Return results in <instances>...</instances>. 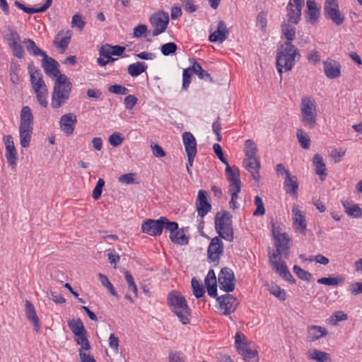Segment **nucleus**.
<instances>
[{
	"instance_id": "obj_1",
	"label": "nucleus",
	"mask_w": 362,
	"mask_h": 362,
	"mask_svg": "<svg viewBox=\"0 0 362 362\" xmlns=\"http://www.w3.org/2000/svg\"><path fill=\"white\" fill-rule=\"evenodd\" d=\"M300 57L298 49L294 45L281 44L276 50V66L281 75L284 71H288L296 64V57Z\"/></svg>"
},
{
	"instance_id": "obj_2",
	"label": "nucleus",
	"mask_w": 362,
	"mask_h": 362,
	"mask_svg": "<svg viewBox=\"0 0 362 362\" xmlns=\"http://www.w3.org/2000/svg\"><path fill=\"white\" fill-rule=\"evenodd\" d=\"M72 84L66 76H61L54 81L52 93L51 107L58 109L65 105L69 99Z\"/></svg>"
},
{
	"instance_id": "obj_3",
	"label": "nucleus",
	"mask_w": 362,
	"mask_h": 362,
	"mask_svg": "<svg viewBox=\"0 0 362 362\" xmlns=\"http://www.w3.org/2000/svg\"><path fill=\"white\" fill-rule=\"evenodd\" d=\"M215 230L218 234L219 238H223L228 242H232L234 239L232 215L223 211L218 212L215 216Z\"/></svg>"
},
{
	"instance_id": "obj_4",
	"label": "nucleus",
	"mask_w": 362,
	"mask_h": 362,
	"mask_svg": "<svg viewBox=\"0 0 362 362\" xmlns=\"http://www.w3.org/2000/svg\"><path fill=\"white\" fill-rule=\"evenodd\" d=\"M168 303L173 312L183 325L189 323L190 310L183 296L170 292L168 296Z\"/></svg>"
},
{
	"instance_id": "obj_5",
	"label": "nucleus",
	"mask_w": 362,
	"mask_h": 362,
	"mask_svg": "<svg viewBox=\"0 0 362 362\" xmlns=\"http://www.w3.org/2000/svg\"><path fill=\"white\" fill-rule=\"evenodd\" d=\"M300 109L304 127L313 129L316 124L317 116L315 101L310 97H303L301 99Z\"/></svg>"
},
{
	"instance_id": "obj_6",
	"label": "nucleus",
	"mask_w": 362,
	"mask_h": 362,
	"mask_svg": "<svg viewBox=\"0 0 362 362\" xmlns=\"http://www.w3.org/2000/svg\"><path fill=\"white\" fill-rule=\"evenodd\" d=\"M169 220L165 216H160L158 219L148 218L143 221L141 229L144 233L151 236H159L163 230H166V226Z\"/></svg>"
},
{
	"instance_id": "obj_7",
	"label": "nucleus",
	"mask_w": 362,
	"mask_h": 362,
	"mask_svg": "<svg viewBox=\"0 0 362 362\" xmlns=\"http://www.w3.org/2000/svg\"><path fill=\"white\" fill-rule=\"evenodd\" d=\"M151 26L153 28L152 35L158 36L164 33L169 23V15L163 10L153 13L149 18Z\"/></svg>"
},
{
	"instance_id": "obj_8",
	"label": "nucleus",
	"mask_w": 362,
	"mask_h": 362,
	"mask_svg": "<svg viewBox=\"0 0 362 362\" xmlns=\"http://www.w3.org/2000/svg\"><path fill=\"white\" fill-rule=\"evenodd\" d=\"M218 284L221 290L229 293L235 289V278L233 270L228 267L221 269L218 274Z\"/></svg>"
},
{
	"instance_id": "obj_9",
	"label": "nucleus",
	"mask_w": 362,
	"mask_h": 362,
	"mask_svg": "<svg viewBox=\"0 0 362 362\" xmlns=\"http://www.w3.org/2000/svg\"><path fill=\"white\" fill-rule=\"evenodd\" d=\"M274 238V245L276 247V255L286 259L289 255L288 243L290 238L286 233H281L276 230H273Z\"/></svg>"
},
{
	"instance_id": "obj_10",
	"label": "nucleus",
	"mask_w": 362,
	"mask_h": 362,
	"mask_svg": "<svg viewBox=\"0 0 362 362\" xmlns=\"http://www.w3.org/2000/svg\"><path fill=\"white\" fill-rule=\"evenodd\" d=\"M166 231L170 232V239L173 243L180 245L188 244L189 240L185 233L184 228L179 229L177 222L169 221L166 226Z\"/></svg>"
},
{
	"instance_id": "obj_11",
	"label": "nucleus",
	"mask_w": 362,
	"mask_h": 362,
	"mask_svg": "<svg viewBox=\"0 0 362 362\" xmlns=\"http://www.w3.org/2000/svg\"><path fill=\"white\" fill-rule=\"evenodd\" d=\"M216 300L218 303V309L224 315L235 312L238 305L237 298L228 293L217 297Z\"/></svg>"
},
{
	"instance_id": "obj_12",
	"label": "nucleus",
	"mask_w": 362,
	"mask_h": 362,
	"mask_svg": "<svg viewBox=\"0 0 362 362\" xmlns=\"http://www.w3.org/2000/svg\"><path fill=\"white\" fill-rule=\"evenodd\" d=\"M223 253V243L221 239L219 237L213 238L207 249L209 262L218 263Z\"/></svg>"
},
{
	"instance_id": "obj_13",
	"label": "nucleus",
	"mask_w": 362,
	"mask_h": 362,
	"mask_svg": "<svg viewBox=\"0 0 362 362\" xmlns=\"http://www.w3.org/2000/svg\"><path fill=\"white\" fill-rule=\"evenodd\" d=\"M276 258L277 255L275 252H274L272 255H269L270 263L272 264L273 269L286 281L292 284L296 283V281L288 269L286 263L281 261L278 262Z\"/></svg>"
},
{
	"instance_id": "obj_14",
	"label": "nucleus",
	"mask_w": 362,
	"mask_h": 362,
	"mask_svg": "<svg viewBox=\"0 0 362 362\" xmlns=\"http://www.w3.org/2000/svg\"><path fill=\"white\" fill-rule=\"evenodd\" d=\"M6 148L5 156L8 165L12 169L16 168L18 160V153L14 146L13 137L11 135L4 136V138Z\"/></svg>"
},
{
	"instance_id": "obj_15",
	"label": "nucleus",
	"mask_w": 362,
	"mask_h": 362,
	"mask_svg": "<svg viewBox=\"0 0 362 362\" xmlns=\"http://www.w3.org/2000/svg\"><path fill=\"white\" fill-rule=\"evenodd\" d=\"M304 0H290L287 6V16L288 21L293 24H298L301 17V8Z\"/></svg>"
},
{
	"instance_id": "obj_16",
	"label": "nucleus",
	"mask_w": 362,
	"mask_h": 362,
	"mask_svg": "<svg viewBox=\"0 0 362 362\" xmlns=\"http://www.w3.org/2000/svg\"><path fill=\"white\" fill-rule=\"evenodd\" d=\"M195 204L198 216L203 218L211 210V205L207 199L206 191L200 189L198 192Z\"/></svg>"
},
{
	"instance_id": "obj_17",
	"label": "nucleus",
	"mask_w": 362,
	"mask_h": 362,
	"mask_svg": "<svg viewBox=\"0 0 362 362\" xmlns=\"http://www.w3.org/2000/svg\"><path fill=\"white\" fill-rule=\"evenodd\" d=\"M341 66L334 59L328 58L323 62V71L327 78L329 79L337 78L341 76Z\"/></svg>"
},
{
	"instance_id": "obj_18",
	"label": "nucleus",
	"mask_w": 362,
	"mask_h": 362,
	"mask_svg": "<svg viewBox=\"0 0 362 362\" xmlns=\"http://www.w3.org/2000/svg\"><path fill=\"white\" fill-rule=\"evenodd\" d=\"M77 122L76 116L73 113L62 115L59 120L61 130L66 135H72Z\"/></svg>"
},
{
	"instance_id": "obj_19",
	"label": "nucleus",
	"mask_w": 362,
	"mask_h": 362,
	"mask_svg": "<svg viewBox=\"0 0 362 362\" xmlns=\"http://www.w3.org/2000/svg\"><path fill=\"white\" fill-rule=\"evenodd\" d=\"M292 214L293 220L294 228L302 234H305L307 229V224L305 216L302 211H300L297 206H293L292 208Z\"/></svg>"
},
{
	"instance_id": "obj_20",
	"label": "nucleus",
	"mask_w": 362,
	"mask_h": 362,
	"mask_svg": "<svg viewBox=\"0 0 362 362\" xmlns=\"http://www.w3.org/2000/svg\"><path fill=\"white\" fill-rule=\"evenodd\" d=\"M58 66L59 63L55 59L48 57L47 54L46 57H43L42 67L47 74L53 76L57 78H59L61 76H64L61 74Z\"/></svg>"
},
{
	"instance_id": "obj_21",
	"label": "nucleus",
	"mask_w": 362,
	"mask_h": 362,
	"mask_svg": "<svg viewBox=\"0 0 362 362\" xmlns=\"http://www.w3.org/2000/svg\"><path fill=\"white\" fill-rule=\"evenodd\" d=\"M28 69L33 89L47 86L39 69L36 68L33 64H29Z\"/></svg>"
},
{
	"instance_id": "obj_22",
	"label": "nucleus",
	"mask_w": 362,
	"mask_h": 362,
	"mask_svg": "<svg viewBox=\"0 0 362 362\" xmlns=\"http://www.w3.org/2000/svg\"><path fill=\"white\" fill-rule=\"evenodd\" d=\"M228 35L229 32L226 25L223 21H220L218 23L217 29L209 35V40L213 42H218L222 43L228 38Z\"/></svg>"
},
{
	"instance_id": "obj_23",
	"label": "nucleus",
	"mask_w": 362,
	"mask_h": 362,
	"mask_svg": "<svg viewBox=\"0 0 362 362\" xmlns=\"http://www.w3.org/2000/svg\"><path fill=\"white\" fill-rule=\"evenodd\" d=\"M25 313L27 320L33 324L34 329L36 332H39L40 329L39 318L34 305L28 300H26L25 302Z\"/></svg>"
},
{
	"instance_id": "obj_24",
	"label": "nucleus",
	"mask_w": 362,
	"mask_h": 362,
	"mask_svg": "<svg viewBox=\"0 0 362 362\" xmlns=\"http://www.w3.org/2000/svg\"><path fill=\"white\" fill-rule=\"evenodd\" d=\"M243 165L245 168L251 174L252 178L256 182L260 179L259 169L261 168L258 158H252L251 160L243 159Z\"/></svg>"
},
{
	"instance_id": "obj_25",
	"label": "nucleus",
	"mask_w": 362,
	"mask_h": 362,
	"mask_svg": "<svg viewBox=\"0 0 362 362\" xmlns=\"http://www.w3.org/2000/svg\"><path fill=\"white\" fill-rule=\"evenodd\" d=\"M226 175L230 182L229 189L241 188V182L240 180V173L238 168L233 169L229 163L226 165Z\"/></svg>"
},
{
	"instance_id": "obj_26",
	"label": "nucleus",
	"mask_w": 362,
	"mask_h": 362,
	"mask_svg": "<svg viewBox=\"0 0 362 362\" xmlns=\"http://www.w3.org/2000/svg\"><path fill=\"white\" fill-rule=\"evenodd\" d=\"M313 165L315 167V173L319 176L321 181H324L327 177V168L323 158L318 153L314 155L313 158Z\"/></svg>"
},
{
	"instance_id": "obj_27",
	"label": "nucleus",
	"mask_w": 362,
	"mask_h": 362,
	"mask_svg": "<svg viewBox=\"0 0 362 362\" xmlns=\"http://www.w3.org/2000/svg\"><path fill=\"white\" fill-rule=\"evenodd\" d=\"M328 334L326 328L318 325H310L308 327V341H315Z\"/></svg>"
},
{
	"instance_id": "obj_28",
	"label": "nucleus",
	"mask_w": 362,
	"mask_h": 362,
	"mask_svg": "<svg viewBox=\"0 0 362 362\" xmlns=\"http://www.w3.org/2000/svg\"><path fill=\"white\" fill-rule=\"evenodd\" d=\"M182 141L187 154L192 156V153H197V141L191 132H184Z\"/></svg>"
},
{
	"instance_id": "obj_29",
	"label": "nucleus",
	"mask_w": 362,
	"mask_h": 362,
	"mask_svg": "<svg viewBox=\"0 0 362 362\" xmlns=\"http://www.w3.org/2000/svg\"><path fill=\"white\" fill-rule=\"evenodd\" d=\"M284 189L286 193L296 197L298 189V183L296 177L288 174V177H285Z\"/></svg>"
},
{
	"instance_id": "obj_30",
	"label": "nucleus",
	"mask_w": 362,
	"mask_h": 362,
	"mask_svg": "<svg viewBox=\"0 0 362 362\" xmlns=\"http://www.w3.org/2000/svg\"><path fill=\"white\" fill-rule=\"evenodd\" d=\"M63 34V31L59 32L55 37L53 44L55 47L59 49L61 52H64L68 47L71 38V31L67 30L65 33V36L59 39V36Z\"/></svg>"
},
{
	"instance_id": "obj_31",
	"label": "nucleus",
	"mask_w": 362,
	"mask_h": 362,
	"mask_svg": "<svg viewBox=\"0 0 362 362\" xmlns=\"http://www.w3.org/2000/svg\"><path fill=\"white\" fill-rule=\"evenodd\" d=\"M52 0H46L45 4L40 8H29L25 6L23 4L20 2L19 1L16 0L14 4L21 10L23 11L26 13L33 14L36 13H42L45 12L47 9H48L51 4Z\"/></svg>"
},
{
	"instance_id": "obj_32",
	"label": "nucleus",
	"mask_w": 362,
	"mask_h": 362,
	"mask_svg": "<svg viewBox=\"0 0 362 362\" xmlns=\"http://www.w3.org/2000/svg\"><path fill=\"white\" fill-rule=\"evenodd\" d=\"M236 349L246 362H249L250 359L257 357L258 355V351L252 349L250 346V344L247 342L239 345Z\"/></svg>"
},
{
	"instance_id": "obj_33",
	"label": "nucleus",
	"mask_w": 362,
	"mask_h": 362,
	"mask_svg": "<svg viewBox=\"0 0 362 362\" xmlns=\"http://www.w3.org/2000/svg\"><path fill=\"white\" fill-rule=\"evenodd\" d=\"M33 115L31 109L28 106L22 107L20 115L19 127H33Z\"/></svg>"
},
{
	"instance_id": "obj_34",
	"label": "nucleus",
	"mask_w": 362,
	"mask_h": 362,
	"mask_svg": "<svg viewBox=\"0 0 362 362\" xmlns=\"http://www.w3.org/2000/svg\"><path fill=\"white\" fill-rule=\"evenodd\" d=\"M281 28L282 34L286 39L284 44H288L289 42V45H293L292 42L296 37V28L285 21L282 23Z\"/></svg>"
},
{
	"instance_id": "obj_35",
	"label": "nucleus",
	"mask_w": 362,
	"mask_h": 362,
	"mask_svg": "<svg viewBox=\"0 0 362 362\" xmlns=\"http://www.w3.org/2000/svg\"><path fill=\"white\" fill-rule=\"evenodd\" d=\"M33 129V127H19L20 143L23 148H27L30 145Z\"/></svg>"
},
{
	"instance_id": "obj_36",
	"label": "nucleus",
	"mask_w": 362,
	"mask_h": 362,
	"mask_svg": "<svg viewBox=\"0 0 362 362\" xmlns=\"http://www.w3.org/2000/svg\"><path fill=\"white\" fill-rule=\"evenodd\" d=\"M244 146V159L251 160L252 158H258L257 148L254 141L247 139L245 141Z\"/></svg>"
},
{
	"instance_id": "obj_37",
	"label": "nucleus",
	"mask_w": 362,
	"mask_h": 362,
	"mask_svg": "<svg viewBox=\"0 0 362 362\" xmlns=\"http://www.w3.org/2000/svg\"><path fill=\"white\" fill-rule=\"evenodd\" d=\"M341 204L348 216L354 218H361L362 216L361 209L358 204H351L346 200H342Z\"/></svg>"
},
{
	"instance_id": "obj_38",
	"label": "nucleus",
	"mask_w": 362,
	"mask_h": 362,
	"mask_svg": "<svg viewBox=\"0 0 362 362\" xmlns=\"http://www.w3.org/2000/svg\"><path fill=\"white\" fill-rule=\"evenodd\" d=\"M147 68L148 66L146 63L137 62L128 66L127 72L131 76L136 77L144 72Z\"/></svg>"
},
{
	"instance_id": "obj_39",
	"label": "nucleus",
	"mask_w": 362,
	"mask_h": 362,
	"mask_svg": "<svg viewBox=\"0 0 362 362\" xmlns=\"http://www.w3.org/2000/svg\"><path fill=\"white\" fill-rule=\"evenodd\" d=\"M325 16L326 18H330L337 25L342 24L344 20V18L341 15L338 7H333L325 11Z\"/></svg>"
},
{
	"instance_id": "obj_40",
	"label": "nucleus",
	"mask_w": 362,
	"mask_h": 362,
	"mask_svg": "<svg viewBox=\"0 0 362 362\" xmlns=\"http://www.w3.org/2000/svg\"><path fill=\"white\" fill-rule=\"evenodd\" d=\"M346 277L344 275H337L336 276H329L317 279V283L327 286H337L345 281Z\"/></svg>"
},
{
	"instance_id": "obj_41",
	"label": "nucleus",
	"mask_w": 362,
	"mask_h": 362,
	"mask_svg": "<svg viewBox=\"0 0 362 362\" xmlns=\"http://www.w3.org/2000/svg\"><path fill=\"white\" fill-rule=\"evenodd\" d=\"M28 53L33 56L46 57V52L39 48L35 42L31 39H25L23 41Z\"/></svg>"
},
{
	"instance_id": "obj_42",
	"label": "nucleus",
	"mask_w": 362,
	"mask_h": 362,
	"mask_svg": "<svg viewBox=\"0 0 362 362\" xmlns=\"http://www.w3.org/2000/svg\"><path fill=\"white\" fill-rule=\"evenodd\" d=\"M36 98L39 104L43 107H47L48 105V88L47 86L44 88H37L33 89Z\"/></svg>"
},
{
	"instance_id": "obj_43",
	"label": "nucleus",
	"mask_w": 362,
	"mask_h": 362,
	"mask_svg": "<svg viewBox=\"0 0 362 362\" xmlns=\"http://www.w3.org/2000/svg\"><path fill=\"white\" fill-rule=\"evenodd\" d=\"M68 325L75 336L87 332L81 319L70 320L68 322Z\"/></svg>"
},
{
	"instance_id": "obj_44",
	"label": "nucleus",
	"mask_w": 362,
	"mask_h": 362,
	"mask_svg": "<svg viewBox=\"0 0 362 362\" xmlns=\"http://www.w3.org/2000/svg\"><path fill=\"white\" fill-rule=\"evenodd\" d=\"M108 52L105 49L101 47L99 49L100 57L97 59V63L101 66H106L108 63L115 62V58L112 57L111 54H107Z\"/></svg>"
},
{
	"instance_id": "obj_45",
	"label": "nucleus",
	"mask_w": 362,
	"mask_h": 362,
	"mask_svg": "<svg viewBox=\"0 0 362 362\" xmlns=\"http://www.w3.org/2000/svg\"><path fill=\"white\" fill-rule=\"evenodd\" d=\"M309 357L317 362H327L331 361L329 354L317 349H313L310 354Z\"/></svg>"
},
{
	"instance_id": "obj_46",
	"label": "nucleus",
	"mask_w": 362,
	"mask_h": 362,
	"mask_svg": "<svg viewBox=\"0 0 362 362\" xmlns=\"http://www.w3.org/2000/svg\"><path fill=\"white\" fill-rule=\"evenodd\" d=\"M296 136L300 146L304 149H308L310 146V139L309 136L303 130L297 131Z\"/></svg>"
},
{
	"instance_id": "obj_47",
	"label": "nucleus",
	"mask_w": 362,
	"mask_h": 362,
	"mask_svg": "<svg viewBox=\"0 0 362 362\" xmlns=\"http://www.w3.org/2000/svg\"><path fill=\"white\" fill-rule=\"evenodd\" d=\"M102 47L108 52L107 54H111L112 56H121L125 51V47L119 45L105 44Z\"/></svg>"
},
{
	"instance_id": "obj_48",
	"label": "nucleus",
	"mask_w": 362,
	"mask_h": 362,
	"mask_svg": "<svg viewBox=\"0 0 362 362\" xmlns=\"http://www.w3.org/2000/svg\"><path fill=\"white\" fill-rule=\"evenodd\" d=\"M87 332L75 336V341L84 350H90V345L87 337Z\"/></svg>"
},
{
	"instance_id": "obj_49",
	"label": "nucleus",
	"mask_w": 362,
	"mask_h": 362,
	"mask_svg": "<svg viewBox=\"0 0 362 362\" xmlns=\"http://www.w3.org/2000/svg\"><path fill=\"white\" fill-rule=\"evenodd\" d=\"M192 288L193 289V294L197 298L202 297L204 294L203 286L196 278H192L191 281Z\"/></svg>"
},
{
	"instance_id": "obj_50",
	"label": "nucleus",
	"mask_w": 362,
	"mask_h": 362,
	"mask_svg": "<svg viewBox=\"0 0 362 362\" xmlns=\"http://www.w3.org/2000/svg\"><path fill=\"white\" fill-rule=\"evenodd\" d=\"M240 189L241 188L229 189V192L231 196L230 201L229 202V206L232 209H237L240 207V204L237 202V199Z\"/></svg>"
},
{
	"instance_id": "obj_51",
	"label": "nucleus",
	"mask_w": 362,
	"mask_h": 362,
	"mask_svg": "<svg viewBox=\"0 0 362 362\" xmlns=\"http://www.w3.org/2000/svg\"><path fill=\"white\" fill-rule=\"evenodd\" d=\"M293 271L303 281H310L312 279L313 275L310 272L301 269L298 265L293 266Z\"/></svg>"
},
{
	"instance_id": "obj_52",
	"label": "nucleus",
	"mask_w": 362,
	"mask_h": 362,
	"mask_svg": "<svg viewBox=\"0 0 362 362\" xmlns=\"http://www.w3.org/2000/svg\"><path fill=\"white\" fill-rule=\"evenodd\" d=\"M168 361L169 362H186V356L181 351H170Z\"/></svg>"
},
{
	"instance_id": "obj_53",
	"label": "nucleus",
	"mask_w": 362,
	"mask_h": 362,
	"mask_svg": "<svg viewBox=\"0 0 362 362\" xmlns=\"http://www.w3.org/2000/svg\"><path fill=\"white\" fill-rule=\"evenodd\" d=\"M124 274L129 289L131 290L134 293L135 297H136L138 295V289L132 275L129 271H125Z\"/></svg>"
},
{
	"instance_id": "obj_54",
	"label": "nucleus",
	"mask_w": 362,
	"mask_h": 362,
	"mask_svg": "<svg viewBox=\"0 0 362 362\" xmlns=\"http://www.w3.org/2000/svg\"><path fill=\"white\" fill-rule=\"evenodd\" d=\"M177 46L174 42H168L160 47V51L164 56H168L176 52Z\"/></svg>"
},
{
	"instance_id": "obj_55",
	"label": "nucleus",
	"mask_w": 362,
	"mask_h": 362,
	"mask_svg": "<svg viewBox=\"0 0 362 362\" xmlns=\"http://www.w3.org/2000/svg\"><path fill=\"white\" fill-rule=\"evenodd\" d=\"M269 292L281 300H286V292L277 285H272L269 288Z\"/></svg>"
},
{
	"instance_id": "obj_56",
	"label": "nucleus",
	"mask_w": 362,
	"mask_h": 362,
	"mask_svg": "<svg viewBox=\"0 0 362 362\" xmlns=\"http://www.w3.org/2000/svg\"><path fill=\"white\" fill-rule=\"evenodd\" d=\"M6 40L8 42L9 46L21 42V37L18 32L12 28L8 30V33L6 36Z\"/></svg>"
},
{
	"instance_id": "obj_57",
	"label": "nucleus",
	"mask_w": 362,
	"mask_h": 362,
	"mask_svg": "<svg viewBox=\"0 0 362 362\" xmlns=\"http://www.w3.org/2000/svg\"><path fill=\"white\" fill-rule=\"evenodd\" d=\"M254 202L257 206V209L255 211H254V212L252 214L253 216H257L264 215L265 214V209H264V203H263L261 197L259 196H255Z\"/></svg>"
},
{
	"instance_id": "obj_58",
	"label": "nucleus",
	"mask_w": 362,
	"mask_h": 362,
	"mask_svg": "<svg viewBox=\"0 0 362 362\" xmlns=\"http://www.w3.org/2000/svg\"><path fill=\"white\" fill-rule=\"evenodd\" d=\"M105 185V181L102 178H99L95 188L93 189L92 197L93 199L98 200L100 199L103 192V187Z\"/></svg>"
},
{
	"instance_id": "obj_59",
	"label": "nucleus",
	"mask_w": 362,
	"mask_h": 362,
	"mask_svg": "<svg viewBox=\"0 0 362 362\" xmlns=\"http://www.w3.org/2000/svg\"><path fill=\"white\" fill-rule=\"evenodd\" d=\"M109 142L113 147L119 146L124 141L122 134L119 132H114L109 136Z\"/></svg>"
},
{
	"instance_id": "obj_60",
	"label": "nucleus",
	"mask_w": 362,
	"mask_h": 362,
	"mask_svg": "<svg viewBox=\"0 0 362 362\" xmlns=\"http://www.w3.org/2000/svg\"><path fill=\"white\" fill-rule=\"evenodd\" d=\"M108 91L117 95H127L129 89L122 85H112L108 87Z\"/></svg>"
},
{
	"instance_id": "obj_61",
	"label": "nucleus",
	"mask_w": 362,
	"mask_h": 362,
	"mask_svg": "<svg viewBox=\"0 0 362 362\" xmlns=\"http://www.w3.org/2000/svg\"><path fill=\"white\" fill-rule=\"evenodd\" d=\"M138 99L134 95H128L124 99L125 108L128 110H132L137 103Z\"/></svg>"
},
{
	"instance_id": "obj_62",
	"label": "nucleus",
	"mask_w": 362,
	"mask_h": 362,
	"mask_svg": "<svg viewBox=\"0 0 362 362\" xmlns=\"http://www.w3.org/2000/svg\"><path fill=\"white\" fill-rule=\"evenodd\" d=\"M86 23L82 20L80 14H75L72 17L71 26L77 28L79 30H82Z\"/></svg>"
},
{
	"instance_id": "obj_63",
	"label": "nucleus",
	"mask_w": 362,
	"mask_h": 362,
	"mask_svg": "<svg viewBox=\"0 0 362 362\" xmlns=\"http://www.w3.org/2000/svg\"><path fill=\"white\" fill-rule=\"evenodd\" d=\"M9 47L12 49L13 54L15 57L19 59L23 58L24 55V50L20 42H18L17 43H15Z\"/></svg>"
},
{
	"instance_id": "obj_64",
	"label": "nucleus",
	"mask_w": 362,
	"mask_h": 362,
	"mask_svg": "<svg viewBox=\"0 0 362 362\" xmlns=\"http://www.w3.org/2000/svg\"><path fill=\"white\" fill-rule=\"evenodd\" d=\"M349 290L353 295L362 293V282H353L349 285Z\"/></svg>"
}]
</instances>
